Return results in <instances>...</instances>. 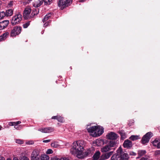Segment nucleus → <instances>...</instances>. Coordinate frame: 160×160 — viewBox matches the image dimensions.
<instances>
[{"label":"nucleus","mask_w":160,"mask_h":160,"mask_svg":"<svg viewBox=\"0 0 160 160\" xmlns=\"http://www.w3.org/2000/svg\"><path fill=\"white\" fill-rule=\"evenodd\" d=\"M85 145V142L82 140L74 142L71 149L70 152L72 154L76 156L78 158H81L83 156L80 154L83 151Z\"/></svg>","instance_id":"obj_1"},{"label":"nucleus","mask_w":160,"mask_h":160,"mask_svg":"<svg viewBox=\"0 0 160 160\" xmlns=\"http://www.w3.org/2000/svg\"><path fill=\"white\" fill-rule=\"evenodd\" d=\"M116 142L112 140H109L108 144L101 148V151L103 153L107 152L112 149L111 148L116 146Z\"/></svg>","instance_id":"obj_2"},{"label":"nucleus","mask_w":160,"mask_h":160,"mask_svg":"<svg viewBox=\"0 0 160 160\" xmlns=\"http://www.w3.org/2000/svg\"><path fill=\"white\" fill-rule=\"evenodd\" d=\"M86 129L88 132L92 133L94 132H98L97 136H99L102 134L103 132V130L100 131V127L97 126H92L89 128H87Z\"/></svg>","instance_id":"obj_3"},{"label":"nucleus","mask_w":160,"mask_h":160,"mask_svg":"<svg viewBox=\"0 0 160 160\" xmlns=\"http://www.w3.org/2000/svg\"><path fill=\"white\" fill-rule=\"evenodd\" d=\"M22 30V28L19 26L14 27L11 30L10 33L11 37H15L17 35H18L20 33Z\"/></svg>","instance_id":"obj_4"},{"label":"nucleus","mask_w":160,"mask_h":160,"mask_svg":"<svg viewBox=\"0 0 160 160\" xmlns=\"http://www.w3.org/2000/svg\"><path fill=\"white\" fill-rule=\"evenodd\" d=\"M118 154L119 155L121 160H128L129 158V155L127 153L123 151L122 148L120 147L117 150Z\"/></svg>","instance_id":"obj_5"},{"label":"nucleus","mask_w":160,"mask_h":160,"mask_svg":"<svg viewBox=\"0 0 160 160\" xmlns=\"http://www.w3.org/2000/svg\"><path fill=\"white\" fill-rule=\"evenodd\" d=\"M72 1V0H59L58 4L59 7H61V9L62 10L64 8L70 5Z\"/></svg>","instance_id":"obj_6"},{"label":"nucleus","mask_w":160,"mask_h":160,"mask_svg":"<svg viewBox=\"0 0 160 160\" xmlns=\"http://www.w3.org/2000/svg\"><path fill=\"white\" fill-rule=\"evenodd\" d=\"M153 136V133L151 132L147 133L142 137L141 142L143 144H145L149 142L150 138Z\"/></svg>","instance_id":"obj_7"},{"label":"nucleus","mask_w":160,"mask_h":160,"mask_svg":"<svg viewBox=\"0 0 160 160\" xmlns=\"http://www.w3.org/2000/svg\"><path fill=\"white\" fill-rule=\"evenodd\" d=\"M22 16L20 14L15 15L12 18L11 23L12 25H15L20 23L22 20Z\"/></svg>","instance_id":"obj_8"},{"label":"nucleus","mask_w":160,"mask_h":160,"mask_svg":"<svg viewBox=\"0 0 160 160\" xmlns=\"http://www.w3.org/2000/svg\"><path fill=\"white\" fill-rule=\"evenodd\" d=\"M31 11V9L29 7L25 8L23 12V17L25 19L28 20L31 18V15H30Z\"/></svg>","instance_id":"obj_9"},{"label":"nucleus","mask_w":160,"mask_h":160,"mask_svg":"<svg viewBox=\"0 0 160 160\" xmlns=\"http://www.w3.org/2000/svg\"><path fill=\"white\" fill-rule=\"evenodd\" d=\"M107 138L110 139V140H112L116 142V140L119 137L118 134L113 132H111L108 133L106 135Z\"/></svg>","instance_id":"obj_10"},{"label":"nucleus","mask_w":160,"mask_h":160,"mask_svg":"<svg viewBox=\"0 0 160 160\" xmlns=\"http://www.w3.org/2000/svg\"><path fill=\"white\" fill-rule=\"evenodd\" d=\"M39 152L38 150H34L32 152L31 160H40Z\"/></svg>","instance_id":"obj_11"},{"label":"nucleus","mask_w":160,"mask_h":160,"mask_svg":"<svg viewBox=\"0 0 160 160\" xmlns=\"http://www.w3.org/2000/svg\"><path fill=\"white\" fill-rule=\"evenodd\" d=\"M113 152V151L103 153L100 157V160H105L108 159L112 155Z\"/></svg>","instance_id":"obj_12"},{"label":"nucleus","mask_w":160,"mask_h":160,"mask_svg":"<svg viewBox=\"0 0 160 160\" xmlns=\"http://www.w3.org/2000/svg\"><path fill=\"white\" fill-rule=\"evenodd\" d=\"M93 153V152L92 150H91V149H88L87 150V151H85L83 154H82V152H81V153L80 154L82 155L83 157H82L81 158H78L82 159L86 157L87 156H91L92 155Z\"/></svg>","instance_id":"obj_13"},{"label":"nucleus","mask_w":160,"mask_h":160,"mask_svg":"<svg viewBox=\"0 0 160 160\" xmlns=\"http://www.w3.org/2000/svg\"><path fill=\"white\" fill-rule=\"evenodd\" d=\"M38 131L43 133H49L54 131V128L52 127L40 128Z\"/></svg>","instance_id":"obj_14"},{"label":"nucleus","mask_w":160,"mask_h":160,"mask_svg":"<svg viewBox=\"0 0 160 160\" xmlns=\"http://www.w3.org/2000/svg\"><path fill=\"white\" fill-rule=\"evenodd\" d=\"M122 146L124 148L130 149L132 147V142L131 141L127 139L124 141Z\"/></svg>","instance_id":"obj_15"},{"label":"nucleus","mask_w":160,"mask_h":160,"mask_svg":"<svg viewBox=\"0 0 160 160\" xmlns=\"http://www.w3.org/2000/svg\"><path fill=\"white\" fill-rule=\"evenodd\" d=\"M9 21L8 20H4L0 22V30H3L6 28L9 24Z\"/></svg>","instance_id":"obj_16"},{"label":"nucleus","mask_w":160,"mask_h":160,"mask_svg":"<svg viewBox=\"0 0 160 160\" xmlns=\"http://www.w3.org/2000/svg\"><path fill=\"white\" fill-rule=\"evenodd\" d=\"M118 133H119L120 135V139L121 140H124V139L126 138V134L124 131L122 130H119L118 131Z\"/></svg>","instance_id":"obj_17"},{"label":"nucleus","mask_w":160,"mask_h":160,"mask_svg":"<svg viewBox=\"0 0 160 160\" xmlns=\"http://www.w3.org/2000/svg\"><path fill=\"white\" fill-rule=\"evenodd\" d=\"M118 152L113 154L111 158V160H121L119 155L118 154Z\"/></svg>","instance_id":"obj_18"},{"label":"nucleus","mask_w":160,"mask_h":160,"mask_svg":"<svg viewBox=\"0 0 160 160\" xmlns=\"http://www.w3.org/2000/svg\"><path fill=\"white\" fill-rule=\"evenodd\" d=\"M146 153V151L145 150H141L138 151V157L137 158H139L142 156L145 155Z\"/></svg>","instance_id":"obj_19"},{"label":"nucleus","mask_w":160,"mask_h":160,"mask_svg":"<svg viewBox=\"0 0 160 160\" xmlns=\"http://www.w3.org/2000/svg\"><path fill=\"white\" fill-rule=\"evenodd\" d=\"M100 152L99 151H97L92 157L93 160H97L100 157Z\"/></svg>","instance_id":"obj_20"},{"label":"nucleus","mask_w":160,"mask_h":160,"mask_svg":"<svg viewBox=\"0 0 160 160\" xmlns=\"http://www.w3.org/2000/svg\"><path fill=\"white\" fill-rule=\"evenodd\" d=\"M39 13V9L38 8H35L33 9L31 14V18H33L34 16L37 15Z\"/></svg>","instance_id":"obj_21"},{"label":"nucleus","mask_w":160,"mask_h":160,"mask_svg":"<svg viewBox=\"0 0 160 160\" xmlns=\"http://www.w3.org/2000/svg\"><path fill=\"white\" fill-rule=\"evenodd\" d=\"M53 15L52 13H49L47 14L44 17L42 21L43 22L48 20Z\"/></svg>","instance_id":"obj_22"},{"label":"nucleus","mask_w":160,"mask_h":160,"mask_svg":"<svg viewBox=\"0 0 160 160\" xmlns=\"http://www.w3.org/2000/svg\"><path fill=\"white\" fill-rule=\"evenodd\" d=\"M5 12L6 16H11L13 14V10L12 9H8Z\"/></svg>","instance_id":"obj_23"},{"label":"nucleus","mask_w":160,"mask_h":160,"mask_svg":"<svg viewBox=\"0 0 160 160\" xmlns=\"http://www.w3.org/2000/svg\"><path fill=\"white\" fill-rule=\"evenodd\" d=\"M9 34L8 32H6L4 33L2 35L0 36V41H2V40L5 39L6 38L7 36Z\"/></svg>","instance_id":"obj_24"},{"label":"nucleus","mask_w":160,"mask_h":160,"mask_svg":"<svg viewBox=\"0 0 160 160\" xmlns=\"http://www.w3.org/2000/svg\"><path fill=\"white\" fill-rule=\"evenodd\" d=\"M38 1L39 2V3L33 4V6L35 7L38 8L42 4L43 0H38Z\"/></svg>","instance_id":"obj_25"},{"label":"nucleus","mask_w":160,"mask_h":160,"mask_svg":"<svg viewBox=\"0 0 160 160\" xmlns=\"http://www.w3.org/2000/svg\"><path fill=\"white\" fill-rule=\"evenodd\" d=\"M49 159V157L47 155L44 154L41 156V160H48Z\"/></svg>","instance_id":"obj_26"},{"label":"nucleus","mask_w":160,"mask_h":160,"mask_svg":"<svg viewBox=\"0 0 160 160\" xmlns=\"http://www.w3.org/2000/svg\"><path fill=\"white\" fill-rule=\"evenodd\" d=\"M140 138L139 136L138 135H132L130 138L129 139L132 141H134L138 140Z\"/></svg>","instance_id":"obj_27"},{"label":"nucleus","mask_w":160,"mask_h":160,"mask_svg":"<svg viewBox=\"0 0 160 160\" xmlns=\"http://www.w3.org/2000/svg\"><path fill=\"white\" fill-rule=\"evenodd\" d=\"M5 16H6V14L5 12H0V20L3 19Z\"/></svg>","instance_id":"obj_28"},{"label":"nucleus","mask_w":160,"mask_h":160,"mask_svg":"<svg viewBox=\"0 0 160 160\" xmlns=\"http://www.w3.org/2000/svg\"><path fill=\"white\" fill-rule=\"evenodd\" d=\"M158 140L157 138H156L152 142V144L154 146L157 147L158 143Z\"/></svg>","instance_id":"obj_29"},{"label":"nucleus","mask_w":160,"mask_h":160,"mask_svg":"<svg viewBox=\"0 0 160 160\" xmlns=\"http://www.w3.org/2000/svg\"><path fill=\"white\" fill-rule=\"evenodd\" d=\"M52 0H43L44 5H46L48 4H50Z\"/></svg>","instance_id":"obj_30"},{"label":"nucleus","mask_w":160,"mask_h":160,"mask_svg":"<svg viewBox=\"0 0 160 160\" xmlns=\"http://www.w3.org/2000/svg\"><path fill=\"white\" fill-rule=\"evenodd\" d=\"M58 121L60 122H62L64 121L63 118L60 116L58 115Z\"/></svg>","instance_id":"obj_31"},{"label":"nucleus","mask_w":160,"mask_h":160,"mask_svg":"<svg viewBox=\"0 0 160 160\" xmlns=\"http://www.w3.org/2000/svg\"><path fill=\"white\" fill-rule=\"evenodd\" d=\"M59 146V145L56 142H54L51 144V147L55 148L58 147Z\"/></svg>","instance_id":"obj_32"},{"label":"nucleus","mask_w":160,"mask_h":160,"mask_svg":"<svg viewBox=\"0 0 160 160\" xmlns=\"http://www.w3.org/2000/svg\"><path fill=\"white\" fill-rule=\"evenodd\" d=\"M30 21L27 22L26 23H25L23 24V27L24 28H27L29 25H30Z\"/></svg>","instance_id":"obj_33"},{"label":"nucleus","mask_w":160,"mask_h":160,"mask_svg":"<svg viewBox=\"0 0 160 160\" xmlns=\"http://www.w3.org/2000/svg\"><path fill=\"white\" fill-rule=\"evenodd\" d=\"M53 153L52 150L51 149H48L46 153L47 154H50Z\"/></svg>","instance_id":"obj_34"},{"label":"nucleus","mask_w":160,"mask_h":160,"mask_svg":"<svg viewBox=\"0 0 160 160\" xmlns=\"http://www.w3.org/2000/svg\"><path fill=\"white\" fill-rule=\"evenodd\" d=\"M16 142L19 144H22L23 143V141L20 139H17L16 140Z\"/></svg>","instance_id":"obj_35"},{"label":"nucleus","mask_w":160,"mask_h":160,"mask_svg":"<svg viewBox=\"0 0 160 160\" xmlns=\"http://www.w3.org/2000/svg\"><path fill=\"white\" fill-rule=\"evenodd\" d=\"M160 155V150H156L155 152L154 155L158 156Z\"/></svg>","instance_id":"obj_36"},{"label":"nucleus","mask_w":160,"mask_h":160,"mask_svg":"<svg viewBox=\"0 0 160 160\" xmlns=\"http://www.w3.org/2000/svg\"><path fill=\"white\" fill-rule=\"evenodd\" d=\"M129 155L131 156H135L137 155L136 153L130 151L129 152Z\"/></svg>","instance_id":"obj_37"},{"label":"nucleus","mask_w":160,"mask_h":160,"mask_svg":"<svg viewBox=\"0 0 160 160\" xmlns=\"http://www.w3.org/2000/svg\"><path fill=\"white\" fill-rule=\"evenodd\" d=\"M61 158H59L56 157H52L51 158V160H61Z\"/></svg>","instance_id":"obj_38"},{"label":"nucleus","mask_w":160,"mask_h":160,"mask_svg":"<svg viewBox=\"0 0 160 160\" xmlns=\"http://www.w3.org/2000/svg\"><path fill=\"white\" fill-rule=\"evenodd\" d=\"M21 160H29V159L26 157H23L21 159Z\"/></svg>","instance_id":"obj_39"},{"label":"nucleus","mask_w":160,"mask_h":160,"mask_svg":"<svg viewBox=\"0 0 160 160\" xmlns=\"http://www.w3.org/2000/svg\"><path fill=\"white\" fill-rule=\"evenodd\" d=\"M14 124H15L14 125V128H15L16 129H19V128H18V127H16L17 126V125H18V123H17V122H14Z\"/></svg>","instance_id":"obj_40"},{"label":"nucleus","mask_w":160,"mask_h":160,"mask_svg":"<svg viewBox=\"0 0 160 160\" xmlns=\"http://www.w3.org/2000/svg\"><path fill=\"white\" fill-rule=\"evenodd\" d=\"M140 160H151L149 158H147L142 157L141 158Z\"/></svg>","instance_id":"obj_41"},{"label":"nucleus","mask_w":160,"mask_h":160,"mask_svg":"<svg viewBox=\"0 0 160 160\" xmlns=\"http://www.w3.org/2000/svg\"><path fill=\"white\" fill-rule=\"evenodd\" d=\"M58 115H57L56 116H54L52 117L51 118V119H56L58 120Z\"/></svg>","instance_id":"obj_42"},{"label":"nucleus","mask_w":160,"mask_h":160,"mask_svg":"<svg viewBox=\"0 0 160 160\" xmlns=\"http://www.w3.org/2000/svg\"><path fill=\"white\" fill-rule=\"evenodd\" d=\"M14 122H10L9 123V125L10 126H14L15 124H14Z\"/></svg>","instance_id":"obj_43"},{"label":"nucleus","mask_w":160,"mask_h":160,"mask_svg":"<svg viewBox=\"0 0 160 160\" xmlns=\"http://www.w3.org/2000/svg\"><path fill=\"white\" fill-rule=\"evenodd\" d=\"M50 141H51V140L50 139H48V140H43V142H45V143H47V142H50Z\"/></svg>","instance_id":"obj_44"},{"label":"nucleus","mask_w":160,"mask_h":160,"mask_svg":"<svg viewBox=\"0 0 160 160\" xmlns=\"http://www.w3.org/2000/svg\"><path fill=\"white\" fill-rule=\"evenodd\" d=\"M61 160H69L68 158H61Z\"/></svg>","instance_id":"obj_45"},{"label":"nucleus","mask_w":160,"mask_h":160,"mask_svg":"<svg viewBox=\"0 0 160 160\" xmlns=\"http://www.w3.org/2000/svg\"><path fill=\"white\" fill-rule=\"evenodd\" d=\"M157 148H160V142L158 141V144L157 146Z\"/></svg>","instance_id":"obj_46"},{"label":"nucleus","mask_w":160,"mask_h":160,"mask_svg":"<svg viewBox=\"0 0 160 160\" xmlns=\"http://www.w3.org/2000/svg\"><path fill=\"white\" fill-rule=\"evenodd\" d=\"M16 127H18V128H19V129H20L21 128V125H19L18 126L17 125Z\"/></svg>","instance_id":"obj_47"},{"label":"nucleus","mask_w":160,"mask_h":160,"mask_svg":"<svg viewBox=\"0 0 160 160\" xmlns=\"http://www.w3.org/2000/svg\"><path fill=\"white\" fill-rule=\"evenodd\" d=\"M0 160H5V159L4 157H0Z\"/></svg>","instance_id":"obj_48"},{"label":"nucleus","mask_w":160,"mask_h":160,"mask_svg":"<svg viewBox=\"0 0 160 160\" xmlns=\"http://www.w3.org/2000/svg\"><path fill=\"white\" fill-rule=\"evenodd\" d=\"M13 4V2L12 1H11L8 4L9 5H12Z\"/></svg>","instance_id":"obj_49"},{"label":"nucleus","mask_w":160,"mask_h":160,"mask_svg":"<svg viewBox=\"0 0 160 160\" xmlns=\"http://www.w3.org/2000/svg\"><path fill=\"white\" fill-rule=\"evenodd\" d=\"M39 2H38V0H37V1L35 2L34 3V4H36V3H39Z\"/></svg>","instance_id":"obj_50"},{"label":"nucleus","mask_w":160,"mask_h":160,"mask_svg":"<svg viewBox=\"0 0 160 160\" xmlns=\"http://www.w3.org/2000/svg\"><path fill=\"white\" fill-rule=\"evenodd\" d=\"M16 122H17V123H18V125L19 124H20L21 123V122L20 121H18Z\"/></svg>","instance_id":"obj_51"},{"label":"nucleus","mask_w":160,"mask_h":160,"mask_svg":"<svg viewBox=\"0 0 160 160\" xmlns=\"http://www.w3.org/2000/svg\"><path fill=\"white\" fill-rule=\"evenodd\" d=\"M13 160H18V159L16 158H14Z\"/></svg>","instance_id":"obj_52"},{"label":"nucleus","mask_w":160,"mask_h":160,"mask_svg":"<svg viewBox=\"0 0 160 160\" xmlns=\"http://www.w3.org/2000/svg\"><path fill=\"white\" fill-rule=\"evenodd\" d=\"M32 0H28V3H30L31 1H32Z\"/></svg>","instance_id":"obj_53"},{"label":"nucleus","mask_w":160,"mask_h":160,"mask_svg":"<svg viewBox=\"0 0 160 160\" xmlns=\"http://www.w3.org/2000/svg\"><path fill=\"white\" fill-rule=\"evenodd\" d=\"M2 128V127L1 125H0V130H1V128Z\"/></svg>","instance_id":"obj_54"},{"label":"nucleus","mask_w":160,"mask_h":160,"mask_svg":"<svg viewBox=\"0 0 160 160\" xmlns=\"http://www.w3.org/2000/svg\"><path fill=\"white\" fill-rule=\"evenodd\" d=\"M115 148H113V150H115Z\"/></svg>","instance_id":"obj_55"},{"label":"nucleus","mask_w":160,"mask_h":160,"mask_svg":"<svg viewBox=\"0 0 160 160\" xmlns=\"http://www.w3.org/2000/svg\"><path fill=\"white\" fill-rule=\"evenodd\" d=\"M7 160H10V159H8Z\"/></svg>","instance_id":"obj_56"}]
</instances>
